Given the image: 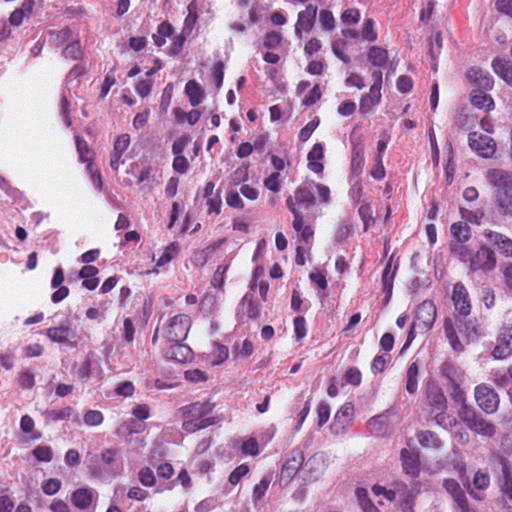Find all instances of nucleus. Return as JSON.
<instances>
[{
	"mask_svg": "<svg viewBox=\"0 0 512 512\" xmlns=\"http://www.w3.org/2000/svg\"><path fill=\"white\" fill-rule=\"evenodd\" d=\"M444 331L451 348L458 353L464 351L465 344L477 340L480 336L475 320H463L459 317L446 318Z\"/></svg>",
	"mask_w": 512,
	"mask_h": 512,
	"instance_id": "obj_1",
	"label": "nucleus"
},
{
	"mask_svg": "<svg viewBox=\"0 0 512 512\" xmlns=\"http://www.w3.org/2000/svg\"><path fill=\"white\" fill-rule=\"evenodd\" d=\"M485 177L493 189L500 213L512 216V172L493 168L486 172Z\"/></svg>",
	"mask_w": 512,
	"mask_h": 512,
	"instance_id": "obj_2",
	"label": "nucleus"
},
{
	"mask_svg": "<svg viewBox=\"0 0 512 512\" xmlns=\"http://www.w3.org/2000/svg\"><path fill=\"white\" fill-rule=\"evenodd\" d=\"M214 405L209 402H196L181 408L185 418L182 427L186 432L192 433L213 425L214 418L210 416Z\"/></svg>",
	"mask_w": 512,
	"mask_h": 512,
	"instance_id": "obj_3",
	"label": "nucleus"
},
{
	"mask_svg": "<svg viewBox=\"0 0 512 512\" xmlns=\"http://www.w3.org/2000/svg\"><path fill=\"white\" fill-rule=\"evenodd\" d=\"M191 325L190 317L185 314L176 315L170 319L163 330V337L168 342H182L186 339Z\"/></svg>",
	"mask_w": 512,
	"mask_h": 512,
	"instance_id": "obj_4",
	"label": "nucleus"
},
{
	"mask_svg": "<svg viewBox=\"0 0 512 512\" xmlns=\"http://www.w3.org/2000/svg\"><path fill=\"white\" fill-rule=\"evenodd\" d=\"M474 397L477 405L487 414H493L499 406V396L493 388L487 384H479L474 389Z\"/></svg>",
	"mask_w": 512,
	"mask_h": 512,
	"instance_id": "obj_5",
	"label": "nucleus"
},
{
	"mask_svg": "<svg viewBox=\"0 0 512 512\" xmlns=\"http://www.w3.org/2000/svg\"><path fill=\"white\" fill-rule=\"evenodd\" d=\"M393 489L395 500L400 502L401 508L404 512H413V501L419 493L417 483L411 482L406 484L402 481L393 482Z\"/></svg>",
	"mask_w": 512,
	"mask_h": 512,
	"instance_id": "obj_6",
	"label": "nucleus"
},
{
	"mask_svg": "<svg viewBox=\"0 0 512 512\" xmlns=\"http://www.w3.org/2000/svg\"><path fill=\"white\" fill-rule=\"evenodd\" d=\"M470 148L483 158H490L496 150L495 141L488 135L471 132L468 135Z\"/></svg>",
	"mask_w": 512,
	"mask_h": 512,
	"instance_id": "obj_7",
	"label": "nucleus"
},
{
	"mask_svg": "<svg viewBox=\"0 0 512 512\" xmlns=\"http://www.w3.org/2000/svg\"><path fill=\"white\" fill-rule=\"evenodd\" d=\"M286 205L294 216V220L292 223L294 230L299 233L301 240L304 243L308 244L312 240L314 235L312 227L310 225L304 224V216L301 210L295 206L292 197L287 198Z\"/></svg>",
	"mask_w": 512,
	"mask_h": 512,
	"instance_id": "obj_8",
	"label": "nucleus"
},
{
	"mask_svg": "<svg viewBox=\"0 0 512 512\" xmlns=\"http://www.w3.org/2000/svg\"><path fill=\"white\" fill-rule=\"evenodd\" d=\"M436 318V306L431 300H424L416 310L414 321L420 325V332H426L433 326Z\"/></svg>",
	"mask_w": 512,
	"mask_h": 512,
	"instance_id": "obj_9",
	"label": "nucleus"
},
{
	"mask_svg": "<svg viewBox=\"0 0 512 512\" xmlns=\"http://www.w3.org/2000/svg\"><path fill=\"white\" fill-rule=\"evenodd\" d=\"M46 336L53 342L59 344H68L70 347H76L77 342L74 340L76 331L71 328L69 321L65 323L50 327L46 330Z\"/></svg>",
	"mask_w": 512,
	"mask_h": 512,
	"instance_id": "obj_10",
	"label": "nucleus"
},
{
	"mask_svg": "<svg viewBox=\"0 0 512 512\" xmlns=\"http://www.w3.org/2000/svg\"><path fill=\"white\" fill-rule=\"evenodd\" d=\"M495 265L496 258L494 252L487 247H481L476 253H473L469 267L471 271L482 270L486 272L494 269Z\"/></svg>",
	"mask_w": 512,
	"mask_h": 512,
	"instance_id": "obj_11",
	"label": "nucleus"
},
{
	"mask_svg": "<svg viewBox=\"0 0 512 512\" xmlns=\"http://www.w3.org/2000/svg\"><path fill=\"white\" fill-rule=\"evenodd\" d=\"M443 487L453 498L457 505L458 512H477L475 509L470 508L465 493L456 480L445 479L443 481Z\"/></svg>",
	"mask_w": 512,
	"mask_h": 512,
	"instance_id": "obj_12",
	"label": "nucleus"
},
{
	"mask_svg": "<svg viewBox=\"0 0 512 512\" xmlns=\"http://www.w3.org/2000/svg\"><path fill=\"white\" fill-rule=\"evenodd\" d=\"M440 373L444 377L448 386L462 385L466 380L465 370L452 361H445L440 366Z\"/></svg>",
	"mask_w": 512,
	"mask_h": 512,
	"instance_id": "obj_13",
	"label": "nucleus"
},
{
	"mask_svg": "<svg viewBox=\"0 0 512 512\" xmlns=\"http://www.w3.org/2000/svg\"><path fill=\"white\" fill-rule=\"evenodd\" d=\"M512 354V325L501 330L497 337V345L492 351L495 359H504Z\"/></svg>",
	"mask_w": 512,
	"mask_h": 512,
	"instance_id": "obj_14",
	"label": "nucleus"
},
{
	"mask_svg": "<svg viewBox=\"0 0 512 512\" xmlns=\"http://www.w3.org/2000/svg\"><path fill=\"white\" fill-rule=\"evenodd\" d=\"M452 300L455 310L462 316H467L471 311L469 294L466 287L461 282H457L453 287Z\"/></svg>",
	"mask_w": 512,
	"mask_h": 512,
	"instance_id": "obj_15",
	"label": "nucleus"
},
{
	"mask_svg": "<svg viewBox=\"0 0 512 512\" xmlns=\"http://www.w3.org/2000/svg\"><path fill=\"white\" fill-rule=\"evenodd\" d=\"M354 415V407L351 403L343 404L337 411L331 426L333 433H344L351 423Z\"/></svg>",
	"mask_w": 512,
	"mask_h": 512,
	"instance_id": "obj_16",
	"label": "nucleus"
},
{
	"mask_svg": "<svg viewBox=\"0 0 512 512\" xmlns=\"http://www.w3.org/2000/svg\"><path fill=\"white\" fill-rule=\"evenodd\" d=\"M317 15V7L309 4L305 10L299 12L298 20L295 25V33L301 37V32H308L313 28Z\"/></svg>",
	"mask_w": 512,
	"mask_h": 512,
	"instance_id": "obj_17",
	"label": "nucleus"
},
{
	"mask_svg": "<svg viewBox=\"0 0 512 512\" xmlns=\"http://www.w3.org/2000/svg\"><path fill=\"white\" fill-rule=\"evenodd\" d=\"M291 197L293 198V201L297 208H309L311 205L315 203V195L314 189L312 187V182L300 185L296 189L294 196Z\"/></svg>",
	"mask_w": 512,
	"mask_h": 512,
	"instance_id": "obj_18",
	"label": "nucleus"
},
{
	"mask_svg": "<svg viewBox=\"0 0 512 512\" xmlns=\"http://www.w3.org/2000/svg\"><path fill=\"white\" fill-rule=\"evenodd\" d=\"M165 357L178 363H186L192 359L193 352L189 346L181 342H171L165 351Z\"/></svg>",
	"mask_w": 512,
	"mask_h": 512,
	"instance_id": "obj_19",
	"label": "nucleus"
},
{
	"mask_svg": "<svg viewBox=\"0 0 512 512\" xmlns=\"http://www.w3.org/2000/svg\"><path fill=\"white\" fill-rule=\"evenodd\" d=\"M467 78L474 83L479 90H490L493 87V79L488 71L479 67H473L467 72Z\"/></svg>",
	"mask_w": 512,
	"mask_h": 512,
	"instance_id": "obj_20",
	"label": "nucleus"
},
{
	"mask_svg": "<svg viewBox=\"0 0 512 512\" xmlns=\"http://www.w3.org/2000/svg\"><path fill=\"white\" fill-rule=\"evenodd\" d=\"M303 464V453L301 451H292L282 466V477L293 478Z\"/></svg>",
	"mask_w": 512,
	"mask_h": 512,
	"instance_id": "obj_21",
	"label": "nucleus"
},
{
	"mask_svg": "<svg viewBox=\"0 0 512 512\" xmlns=\"http://www.w3.org/2000/svg\"><path fill=\"white\" fill-rule=\"evenodd\" d=\"M427 402L430 406L431 413L438 410H446L447 399L442 389L438 386H431L427 390Z\"/></svg>",
	"mask_w": 512,
	"mask_h": 512,
	"instance_id": "obj_22",
	"label": "nucleus"
},
{
	"mask_svg": "<svg viewBox=\"0 0 512 512\" xmlns=\"http://www.w3.org/2000/svg\"><path fill=\"white\" fill-rule=\"evenodd\" d=\"M501 478H500V490L502 494L512 501V467L510 463L501 459Z\"/></svg>",
	"mask_w": 512,
	"mask_h": 512,
	"instance_id": "obj_23",
	"label": "nucleus"
},
{
	"mask_svg": "<svg viewBox=\"0 0 512 512\" xmlns=\"http://www.w3.org/2000/svg\"><path fill=\"white\" fill-rule=\"evenodd\" d=\"M485 236L497 247L501 254L512 257V240L510 238L494 231L486 232Z\"/></svg>",
	"mask_w": 512,
	"mask_h": 512,
	"instance_id": "obj_24",
	"label": "nucleus"
},
{
	"mask_svg": "<svg viewBox=\"0 0 512 512\" xmlns=\"http://www.w3.org/2000/svg\"><path fill=\"white\" fill-rule=\"evenodd\" d=\"M96 492L90 488H80L73 492L71 501L75 507L84 510L88 508L94 500Z\"/></svg>",
	"mask_w": 512,
	"mask_h": 512,
	"instance_id": "obj_25",
	"label": "nucleus"
},
{
	"mask_svg": "<svg viewBox=\"0 0 512 512\" xmlns=\"http://www.w3.org/2000/svg\"><path fill=\"white\" fill-rule=\"evenodd\" d=\"M401 461L404 471L412 476L419 473V456L418 453L409 449L401 450Z\"/></svg>",
	"mask_w": 512,
	"mask_h": 512,
	"instance_id": "obj_26",
	"label": "nucleus"
},
{
	"mask_svg": "<svg viewBox=\"0 0 512 512\" xmlns=\"http://www.w3.org/2000/svg\"><path fill=\"white\" fill-rule=\"evenodd\" d=\"M472 432L485 437H493L496 434V427L491 422L487 421L481 415H477L471 425L468 427Z\"/></svg>",
	"mask_w": 512,
	"mask_h": 512,
	"instance_id": "obj_27",
	"label": "nucleus"
},
{
	"mask_svg": "<svg viewBox=\"0 0 512 512\" xmlns=\"http://www.w3.org/2000/svg\"><path fill=\"white\" fill-rule=\"evenodd\" d=\"M381 100V89L377 86H371L369 93L363 95L360 100V111L363 113H367L373 109L376 105L380 103Z\"/></svg>",
	"mask_w": 512,
	"mask_h": 512,
	"instance_id": "obj_28",
	"label": "nucleus"
},
{
	"mask_svg": "<svg viewBox=\"0 0 512 512\" xmlns=\"http://www.w3.org/2000/svg\"><path fill=\"white\" fill-rule=\"evenodd\" d=\"M324 156V147L321 143H316L309 151L307 159L309 168L315 173H321L323 171V164L320 160Z\"/></svg>",
	"mask_w": 512,
	"mask_h": 512,
	"instance_id": "obj_29",
	"label": "nucleus"
},
{
	"mask_svg": "<svg viewBox=\"0 0 512 512\" xmlns=\"http://www.w3.org/2000/svg\"><path fill=\"white\" fill-rule=\"evenodd\" d=\"M494 72L506 83L512 86V62L501 58H495L492 61Z\"/></svg>",
	"mask_w": 512,
	"mask_h": 512,
	"instance_id": "obj_30",
	"label": "nucleus"
},
{
	"mask_svg": "<svg viewBox=\"0 0 512 512\" xmlns=\"http://www.w3.org/2000/svg\"><path fill=\"white\" fill-rule=\"evenodd\" d=\"M419 444L427 449L438 450L442 446V441L435 432L425 430L417 433Z\"/></svg>",
	"mask_w": 512,
	"mask_h": 512,
	"instance_id": "obj_31",
	"label": "nucleus"
},
{
	"mask_svg": "<svg viewBox=\"0 0 512 512\" xmlns=\"http://www.w3.org/2000/svg\"><path fill=\"white\" fill-rule=\"evenodd\" d=\"M98 269L92 265H86L82 267L79 273V277L83 279V286L88 290H94L98 286L99 280L96 277Z\"/></svg>",
	"mask_w": 512,
	"mask_h": 512,
	"instance_id": "obj_32",
	"label": "nucleus"
},
{
	"mask_svg": "<svg viewBox=\"0 0 512 512\" xmlns=\"http://www.w3.org/2000/svg\"><path fill=\"white\" fill-rule=\"evenodd\" d=\"M185 93L193 107L198 106L202 102L204 91L195 80H189L186 83Z\"/></svg>",
	"mask_w": 512,
	"mask_h": 512,
	"instance_id": "obj_33",
	"label": "nucleus"
},
{
	"mask_svg": "<svg viewBox=\"0 0 512 512\" xmlns=\"http://www.w3.org/2000/svg\"><path fill=\"white\" fill-rule=\"evenodd\" d=\"M367 58L373 66L382 67L388 61V51L380 46H371L367 53Z\"/></svg>",
	"mask_w": 512,
	"mask_h": 512,
	"instance_id": "obj_34",
	"label": "nucleus"
},
{
	"mask_svg": "<svg viewBox=\"0 0 512 512\" xmlns=\"http://www.w3.org/2000/svg\"><path fill=\"white\" fill-rule=\"evenodd\" d=\"M239 313L242 311L250 319H256L260 315V307L246 294L239 304Z\"/></svg>",
	"mask_w": 512,
	"mask_h": 512,
	"instance_id": "obj_35",
	"label": "nucleus"
},
{
	"mask_svg": "<svg viewBox=\"0 0 512 512\" xmlns=\"http://www.w3.org/2000/svg\"><path fill=\"white\" fill-rule=\"evenodd\" d=\"M146 428V424L140 422V420L130 419L128 421L123 422L118 428L116 433L118 435H131L137 434L144 431Z\"/></svg>",
	"mask_w": 512,
	"mask_h": 512,
	"instance_id": "obj_36",
	"label": "nucleus"
},
{
	"mask_svg": "<svg viewBox=\"0 0 512 512\" xmlns=\"http://www.w3.org/2000/svg\"><path fill=\"white\" fill-rule=\"evenodd\" d=\"M472 104L480 109L490 110L494 106L493 99L490 95L482 90H474L471 96Z\"/></svg>",
	"mask_w": 512,
	"mask_h": 512,
	"instance_id": "obj_37",
	"label": "nucleus"
},
{
	"mask_svg": "<svg viewBox=\"0 0 512 512\" xmlns=\"http://www.w3.org/2000/svg\"><path fill=\"white\" fill-rule=\"evenodd\" d=\"M395 270H396V267L392 268V262L388 261L387 264L385 265V268H384V271L382 274L383 291L386 294L387 299H389V297L392 294Z\"/></svg>",
	"mask_w": 512,
	"mask_h": 512,
	"instance_id": "obj_38",
	"label": "nucleus"
},
{
	"mask_svg": "<svg viewBox=\"0 0 512 512\" xmlns=\"http://www.w3.org/2000/svg\"><path fill=\"white\" fill-rule=\"evenodd\" d=\"M180 252V245L177 242L169 243L162 253V255L157 259L156 266L161 267L165 264L172 261Z\"/></svg>",
	"mask_w": 512,
	"mask_h": 512,
	"instance_id": "obj_39",
	"label": "nucleus"
},
{
	"mask_svg": "<svg viewBox=\"0 0 512 512\" xmlns=\"http://www.w3.org/2000/svg\"><path fill=\"white\" fill-rule=\"evenodd\" d=\"M418 389V365L412 362L406 372V391L413 394Z\"/></svg>",
	"mask_w": 512,
	"mask_h": 512,
	"instance_id": "obj_40",
	"label": "nucleus"
},
{
	"mask_svg": "<svg viewBox=\"0 0 512 512\" xmlns=\"http://www.w3.org/2000/svg\"><path fill=\"white\" fill-rule=\"evenodd\" d=\"M360 36L363 41L374 42L377 40L378 33L375 29V21L372 18L364 20Z\"/></svg>",
	"mask_w": 512,
	"mask_h": 512,
	"instance_id": "obj_41",
	"label": "nucleus"
},
{
	"mask_svg": "<svg viewBox=\"0 0 512 512\" xmlns=\"http://www.w3.org/2000/svg\"><path fill=\"white\" fill-rule=\"evenodd\" d=\"M451 233L456 239V243H464L470 237V227L463 222H457L452 224Z\"/></svg>",
	"mask_w": 512,
	"mask_h": 512,
	"instance_id": "obj_42",
	"label": "nucleus"
},
{
	"mask_svg": "<svg viewBox=\"0 0 512 512\" xmlns=\"http://www.w3.org/2000/svg\"><path fill=\"white\" fill-rule=\"evenodd\" d=\"M355 494L363 512H379V509L368 498L366 489L357 488Z\"/></svg>",
	"mask_w": 512,
	"mask_h": 512,
	"instance_id": "obj_43",
	"label": "nucleus"
},
{
	"mask_svg": "<svg viewBox=\"0 0 512 512\" xmlns=\"http://www.w3.org/2000/svg\"><path fill=\"white\" fill-rule=\"evenodd\" d=\"M451 251L455 254L462 262H471L473 257V251L464 243H453L451 245Z\"/></svg>",
	"mask_w": 512,
	"mask_h": 512,
	"instance_id": "obj_44",
	"label": "nucleus"
},
{
	"mask_svg": "<svg viewBox=\"0 0 512 512\" xmlns=\"http://www.w3.org/2000/svg\"><path fill=\"white\" fill-rule=\"evenodd\" d=\"M433 414H434L435 422L439 426H441V427H443L445 429H451L457 423L456 418L448 415L446 413V410H438V411L433 412Z\"/></svg>",
	"mask_w": 512,
	"mask_h": 512,
	"instance_id": "obj_45",
	"label": "nucleus"
},
{
	"mask_svg": "<svg viewBox=\"0 0 512 512\" xmlns=\"http://www.w3.org/2000/svg\"><path fill=\"white\" fill-rule=\"evenodd\" d=\"M72 36V30L70 28H64L59 31H53L50 33L49 41L55 46H61L67 42Z\"/></svg>",
	"mask_w": 512,
	"mask_h": 512,
	"instance_id": "obj_46",
	"label": "nucleus"
},
{
	"mask_svg": "<svg viewBox=\"0 0 512 512\" xmlns=\"http://www.w3.org/2000/svg\"><path fill=\"white\" fill-rule=\"evenodd\" d=\"M457 415L460 420L464 422L467 427H469L478 414L473 409V407L465 403L460 405V408L457 411Z\"/></svg>",
	"mask_w": 512,
	"mask_h": 512,
	"instance_id": "obj_47",
	"label": "nucleus"
},
{
	"mask_svg": "<svg viewBox=\"0 0 512 512\" xmlns=\"http://www.w3.org/2000/svg\"><path fill=\"white\" fill-rule=\"evenodd\" d=\"M359 216L364 224V230L367 231L375 223L373 211L369 204H362L358 209Z\"/></svg>",
	"mask_w": 512,
	"mask_h": 512,
	"instance_id": "obj_48",
	"label": "nucleus"
},
{
	"mask_svg": "<svg viewBox=\"0 0 512 512\" xmlns=\"http://www.w3.org/2000/svg\"><path fill=\"white\" fill-rule=\"evenodd\" d=\"M16 381L23 389H32L35 385V375L30 371H22L18 374Z\"/></svg>",
	"mask_w": 512,
	"mask_h": 512,
	"instance_id": "obj_49",
	"label": "nucleus"
},
{
	"mask_svg": "<svg viewBox=\"0 0 512 512\" xmlns=\"http://www.w3.org/2000/svg\"><path fill=\"white\" fill-rule=\"evenodd\" d=\"M473 485L478 490H486L490 485L488 473L483 470H478L473 477Z\"/></svg>",
	"mask_w": 512,
	"mask_h": 512,
	"instance_id": "obj_50",
	"label": "nucleus"
},
{
	"mask_svg": "<svg viewBox=\"0 0 512 512\" xmlns=\"http://www.w3.org/2000/svg\"><path fill=\"white\" fill-rule=\"evenodd\" d=\"M271 479L269 477H263L261 481L255 485L252 493V498L255 502L259 501L265 495Z\"/></svg>",
	"mask_w": 512,
	"mask_h": 512,
	"instance_id": "obj_51",
	"label": "nucleus"
},
{
	"mask_svg": "<svg viewBox=\"0 0 512 512\" xmlns=\"http://www.w3.org/2000/svg\"><path fill=\"white\" fill-rule=\"evenodd\" d=\"M229 265H219L214 272L211 285L215 288H222L225 282V274L228 270Z\"/></svg>",
	"mask_w": 512,
	"mask_h": 512,
	"instance_id": "obj_52",
	"label": "nucleus"
},
{
	"mask_svg": "<svg viewBox=\"0 0 512 512\" xmlns=\"http://www.w3.org/2000/svg\"><path fill=\"white\" fill-rule=\"evenodd\" d=\"M103 419V414L98 410H88L83 416L84 423L88 426H98Z\"/></svg>",
	"mask_w": 512,
	"mask_h": 512,
	"instance_id": "obj_53",
	"label": "nucleus"
},
{
	"mask_svg": "<svg viewBox=\"0 0 512 512\" xmlns=\"http://www.w3.org/2000/svg\"><path fill=\"white\" fill-rule=\"evenodd\" d=\"M448 392L451 397V399L459 404H465L466 403V394L464 390L461 388V385H450L448 386Z\"/></svg>",
	"mask_w": 512,
	"mask_h": 512,
	"instance_id": "obj_54",
	"label": "nucleus"
},
{
	"mask_svg": "<svg viewBox=\"0 0 512 512\" xmlns=\"http://www.w3.org/2000/svg\"><path fill=\"white\" fill-rule=\"evenodd\" d=\"M73 413L72 407H64L62 409H53L47 412V416L52 421L65 420L71 417Z\"/></svg>",
	"mask_w": 512,
	"mask_h": 512,
	"instance_id": "obj_55",
	"label": "nucleus"
},
{
	"mask_svg": "<svg viewBox=\"0 0 512 512\" xmlns=\"http://www.w3.org/2000/svg\"><path fill=\"white\" fill-rule=\"evenodd\" d=\"M187 10H188V15L184 22V30L191 31L197 21V18H198L197 6L194 1L188 5Z\"/></svg>",
	"mask_w": 512,
	"mask_h": 512,
	"instance_id": "obj_56",
	"label": "nucleus"
},
{
	"mask_svg": "<svg viewBox=\"0 0 512 512\" xmlns=\"http://www.w3.org/2000/svg\"><path fill=\"white\" fill-rule=\"evenodd\" d=\"M130 145V136L127 133L119 135L113 146V151L116 152V154H122L124 155L125 151L128 149Z\"/></svg>",
	"mask_w": 512,
	"mask_h": 512,
	"instance_id": "obj_57",
	"label": "nucleus"
},
{
	"mask_svg": "<svg viewBox=\"0 0 512 512\" xmlns=\"http://www.w3.org/2000/svg\"><path fill=\"white\" fill-rule=\"evenodd\" d=\"M139 481L142 485L152 487L155 484V475L151 468L143 467L138 473Z\"/></svg>",
	"mask_w": 512,
	"mask_h": 512,
	"instance_id": "obj_58",
	"label": "nucleus"
},
{
	"mask_svg": "<svg viewBox=\"0 0 512 512\" xmlns=\"http://www.w3.org/2000/svg\"><path fill=\"white\" fill-rule=\"evenodd\" d=\"M319 21L321 26L328 31H331L335 28V19L332 12L329 10L320 11Z\"/></svg>",
	"mask_w": 512,
	"mask_h": 512,
	"instance_id": "obj_59",
	"label": "nucleus"
},
{
	"mask_svg": "<svg viewBox=\"0 0 512 512\" xmlns=\"http://www.w3.org/2000/svg\"><path fill=\"white\" fill-rule=\"evenodd\" d=\"M229 351L228 348L224 345L216 344L214 351H213V359L212 364L213 365H219L223 361H225L228 358Z\"/></svg>",
	"mask_w": 512,
	"mask_h": 512,
	"instance_id": "obj_60",
	"label": "nucleus"
},
{
	"mask_svg": "<svg viewBox=\"0 0 512 512\" xmlns=\"http://www.w3.org/2000/svg\"><path fill=\"white\" fill-rule=\"evenodd\" d=\"M319 125V119L318 118H315L313 120H311L310 122H308L300 131L299 133V140L302 141V142H305L307 141L312 133L314 132V130L318 127Z\"/></svg>",
	"mask_w": 512,
	"mask_h": 512,
	"instance_id": "obj_61",
	"label": "nucleus"
},
{
	"mask_svg": "<svg viewBox=\"0 0 512 512\" xmlns=\"http://www.w3.org/2000/svg\"><path fill=\"white\" fill-rule=\"evenodd\" d=\"M360 20V11L356 8L346 9L341 15L344 24H356Z\"/></svg>",
	"mask_w": 512,
	"mask_h": 512,
	"instance_id": "obj_62",
	"label": "nucleus"
},
{
	"mask_svg": "<svg viewBox=\"0 0 512 512\" xmlns=\"http://www.w3.org/2000/svg\"><path fill=\"white\" fill-rule=\"evenodd\" d=\"M33 455L39 461L49 462L52 460V449L49 446H37L33 449Z\"/></svg>",
	"mask_w": 512,
	"mask_h": 512,
	"instance_id": "obj_63",
	"label": "nucleus"
},
{
	"mask_svg": "<svg viewBox=\"0 0 512 512\" xmlns=\"http://www.w3.org/2000/svg\"><path fill=\"white\" fill-rule=\"evenodd\" d=\"M61 488V481L56 478L46 480L42 485V490L46 495H54Z\"/></svg>",
	"mask_w": 512,
	"mask_h": 512,
	"instance_id": "obj_64",
	"label": "nucleus"
}]
</instances>
